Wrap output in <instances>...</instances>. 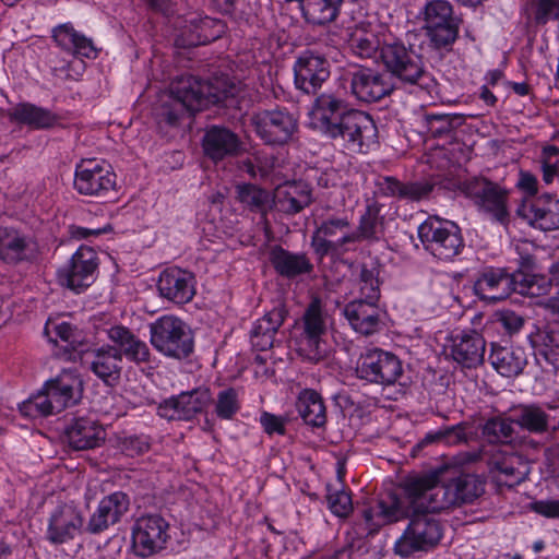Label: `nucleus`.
Segmentation results:
<instances>
[{"label": "nucleus", "mask_w": 559, "mask_h": 559, "mask_svg": "<svg viewBox=\"0 0 559 559\" xmlns=\"http://www.w3.org/2000/svg\"><path fill=\"white\" fill-rule=\"evenodd\" d=\"M531 509L545 518L559 519V500H538L531 503Z\"/></svg>", "instance_id": "64"}, {"label": "nucleus", "mask_w": 559, "mask_h": 559, "mask_svg": "<svg viewBox=\"0 0 559 559\" xmlns=\"http://www.w3.org/2000/svg\"><path fill=\"white\" fill-rule=\"evenodd\" d=\"M326 502L330 511L337 518H347L353 512L352 496L344 489H333L331 485L326 487Z\"/></svg>", "instance_id": "56"}, {"label": "nucleus", "mask_w": 559, "mask_h": 559, "mask_svg": "<svg viewBox=\"0 0 559 559\" xmlns=\"http://www.w3.org/2000/svg\"><path fill=\"white\" fill-rule=\"evenodd\" d=\"M117 445L124 455L134 457L148 452L151 439L145 435L123 436L118 438Z\"/></svg>", "instance_id": "58"}, {"label": "nucleus", "mask_w": 559, "mask_h": 559, "mask_svg": "<svg viewBox=\"0 0 559 559\" xmlns=\"http://www.w3.org/2000/svg\"><path fill=\"white\" fill-rule=\"evenodd\" d=\"M352 234V222L345 212L326 215L312 233L311 248L320 258L345 253L347 245L356 242Z\"/></svg>", "instance_id": "9"}, {"label": "nucleus", "mask_w": 559, "mask_h": 559, "mask_svg": "<svg viewBox=\"0 0 559 559\" xmlns=\"http://www.w3.org/2000/svg\"><path fill=\"white\" fill-rule=\"evenodd\" d=\"M157 288L163 298L176 305H185L195 295V276L177 266L167 267L159 275Z\"/></svg>", "instance_id": "22"}, {"label": "nucleus", "mask_w": 559, "mask_h": 559, "mask_svg": "<svg viewBox=\"0 0 559 559\" xmlns=\"http://www.w3.org/2000/svg\"><path fill=\"white\" fill-rule=\"evenodd\" d=\"M150 342L162 355L182 360L194 349L191 328L180 318L165 314L150 324Z\"/></svg>", "instance_id": "4"}, {"label": "nucleus", "mask_w": 559, "mask_h": 559, "mask_svg": "<svg viewBox=\"0 0 559 559\" xmlns=\"http://www.w3.org/2000/svg\"><path fill=\"white\" fill-rule=\"evenodd\" d=\"M382 266L377 259H372L369 262L360 263L356 267V285L358 287L360 298L367 300L379 301L381 297V284L380 280Z\"/></svg>", "instance_id": "42"}, {"label": "nucleus", "mask_w": 559, "mask_h": 559, "mask_svg": "<svg viewBox=\"0 0 559 559\" xmlns=\"http://www.w3.org/2000/svg\"><path fill=\"white\" fill-rule=\"evenodd\" d=\"M169 524L158 514L142 515L132 526V543L136 555L152 556L162 550L169 538Z\"/></svg>", "instance_id": "16"}, {"label": "nucleus", "mask_w": 559, "mask_h": 559, "mask_svg": "<svg viewBox=\"0 0 559 559\" xmlns=\"http://www.w3.org/2000/svg\"><path fill=\"white\" fill-rule=\"evenodd\" d=\"M515 293L523 296H545L550 293L554 286L550 276L546 277L545 275L527 274L519 271L515 272Z\"/></svg>", "instance_id": "49"}, {"label": "nucleus", "mask_w": 559, "mask_h": 559, "mask_svg": "<svg viewBox=\"0 0 559 559\" xmlns=\"http://www.w3.org/2000/svg\"><path fill=\"white\" fill-rule=\"evenodd\" d=\"M400 489L399 493H390L362 510L355 523L358 535H373L384 525L407 519L414 511L436 513L460 504L452 481L441 484L437 476L408 478Z\"/></svg>", "instance_id": "1"}, {"label": "nucleus", "mask_w": 559, "mask_h": 559, "mask_svg": "<svg viewBox=\"0 0 559 559\" xmlns=\"http://www.w3.org/2000/svg\"><path fill=\"white\" fill-rule=\"evenodd\" d=\"M424 249L440 261H452L464 249L460 227L449 221L429 217L418 227Z\"/></svg>", "instance_id": "6"}, {"label": "nucleus", "mask_w": 559, "mask_h": 559, "mask_svg": "<svg viewBox=\"0 0 559 559\" xmlns=\"http://www.w3.org/2000/svg\"><path fill=\"white\" fill-rule=\"evenodd\" d=\"M471 425L468 423H460L454 426L440 428L437 431L428 432L414 448L413 455L424 447L431 443H443L447 445H455L465 443L468 440V430Z\"/></svg>", "instance_id": "45"}, {"label": "nucleus", "mask_w": 559, "mask_h": 559, "mask_svg": "<svg viewBox=\"0 0 559 559\" xmlns=\"http://www.w3.org/2000/svg\"><path fill=\"white\" fill-rule=\"evenodd\" d=\"M239 409V395L234 388H227L217 393L214 413L219 419L231 420Z\"/></svg>", "instance_id": "53"}, {"label": "nucleus", "mask_w": 559, "mask_h": 559, "mask_svg": "<svg viewBox=\"0 0 559 559\" xmlns=\"http://www.w3.org/2000/svg\"><path fill=\"white\" fill-rule=\"evenodd\" d=\"M20 412L23 416L29 418L46 417L59 413L52 404L49 395L43 389L36 395L29 397L20 405Z\"/></svg>", "instance_id": "52"}, {"label": "nucleus", "mask_w": 559, "mask_h": 559, "mask_svg": "<svg viewBox=\"0 0 559 559\" xmlns=\"http://www.w3.org/2000/svg\"><path fill=\"white\" fill-rule=\"evenodd\" d=\"M427 132L436 139L449 138L465 122L462 114L426 112L423 117Z\"/></svg>", "instance_id": "46"}, {"label": "nucleus", "mask_w": 559, "mask_h": 559, "mask_svg": "<svg viewBox=\"0 0 559 559\" xmlns=\"http://www.w3.org/2000/svg\"><path fill=\"white\" fill-rule=\"evenodd\" d=\"M423 29L429 46L436 50L450 51L459 37L462 20L454 14L452 4L447 0L428 1L424 10Z\"/></svg>", "instance_id": "5"}, {"label": "nucleus", "mask_w": 559, "mask_h": 559, "mask_svg": "<svg viewBox=\"0 0 559 559\" xmlns=\"http://www.w3.org/2000/svg\"><path fill=\"white\" fill-rule=\"evenodd\" d=\"M82 382L71 371H62L56 378L46 382L44 389L49 395L55 408L60 413L75 405L81 397Z\"/></svg>", "instance_id": "29"}, {"label": "nucleus", "mask_w": 559, "mask_h": 559, "mask_svg": "<svg viewBox=\"0 0 559 559\" xmlns=\"http://www.w3.org/2000/svg\"><path fill=\"white\" fill-rule=\"evenodd\" d=\"M344 0H306L301 8L304 20L313 26H325L336 21Z\"/></svg>", "instance_id": "44"}, {"label": "nucleus", "mask_w": 559, "mask_h": 559, "mask_svg": "<svg viewBox=\"0 0 559 559\" xmlns=\"http://www.w3.org/2000/svg\"><path fill=\"white\" fill-rule=\"evenodd\" d=\"M514 424L513 415L511 417L504 415L492 416L484 423L481 433L489 443L508 444L513 440Z\"/></svg>", "instance_id": "48"}, {"label": "nucleus", "mask_w": 559, "mask_h": 559, "mask_svg": "<svg viewBox=\"0 0 559 559\" xmlns=\"http://www.w3.org/2000/svg\"><path fill=\"white\" fill-rule=\"evenodd\" d=\"M213 401L210 389L198 388L165 400L159 413L168 419L190 420L202 413Z\"/></svg>", "instance_id": "19"}, {"label": "nucleus", "mask_w": 559, "mask_h": 559, "mask_svg": "<svg viewBox=\"0 0 559 559\" xmlns=\"http://www.w3.org/2000/svg\"><path fill=\"white\" fill-rule=\"evenodd\" d=\"M257 136L271 146H284L298 133V118L285 107L260 109L250 117Z\"/></svg>", "instance_id": "8"}, {"label": "nucleus", "mask_w": 559, "mask_h": 559, "mask_svg": "<svg viewBox=\"0 0 559 559\" xmlns=\"http://www.w3.org/2000/svg\"><path fill=\"white\" fill-rule=\"evenodd\" d=\"M7 117L11 122L27 126L34 130L49 129L58 124V115L32 103H19L10 108Z\"/></svg>", "instance_id": "36"}, {"label": "nucleus", "mask_w": 559, "mask_h": 559, "mask_svg": "<svg viewBox=\"0 0 559 559\" xmlns=\"http://www.w3.org/2000/svg\"><path fill=\"white\" fill-rule=\"evenodd\" d=\"M294 83L297 90L306 94H316L330 78L329 60L314 50H305L294 63Z\"/></svg>", "instance_id": "17"}, {"label": "nucleus", "mask_w": 559, "mask_h": 559, "mask_svg": "<svg viewBox=\"0 0 559 559\" xmlns=\"http://www.w3.org/2000/svg\"><path fill=\"white\" fill-rule=\"evenodd\" d=\"M407 518L409 523L395 542L394 552L401 557H409L416 551H427L436 547L442 537L440 522L426 511H414Z\"/></svg>", "instance_id": "10"}, {"label": "nucleus", "mask_w": 559, "mask_h": 559, "mask_svg": "<svg viewBox=\"0 0 559 559\" xmlns=\"http://www.w3.org/2000/svg\"><path fill=\"white\" fill-rule=\"evenodd\" d=\"M377 302L358 298L345 306L344 316L355 332L370 336L383 330V316Z\"/></svg>", "instance_id": "24"}, {"label": "nucleus", "mask_w": 559, "mask_h": 559, "mask_svg": "<svg viewBox=\"0 0 559 559\" xmlns=\"http://www.w3.org/2000/svg\"><path fill=\"white\" fill-rule=\"evenodd\" d=\"M236 93V85L224 79L201 81L182 75L170 84V98L160 106L158 117L169 126H177L186 111L193 114L210 105L225 104Z\"/></svg>", "instance_id": "2"}, {"label": "nucleus", "mask_w": 559, "mask_h": 559, "mask_svg": "<svg viewBox=\"0 0 559 559\" xmlns=\"http://www.w3.org/2000/svg\"><path fill=\"white\" fill-rule=\"evenodd\" d=\"M451 481L460 504L472 502L485 491V483L474 474H463Z\"/></svg>", "instance_id": "51"}, {"label": "nucleus", "mask_w": 559, "mask_h": 559, "mask_svg": "<svg viewBox=\"0 0 559 559\" xmlns=\"http://www.w3.org/2000/svg\"><path fill=\"white\" fill-rule=\"evenodd\" d=\"M352 110L342 97L332 93H322L313 103L312 115L320 130L329 135L332 130H336L337 123Z\"/></svg>", "instance_id": "28"}, {"label": "nucleus", "mask_w": 559, "mask_h": 559, "mask_svg": "<svg viewBox=\"0 0 559 559\" xmlns=\"http://www.w3.org/2000/svg\"><path fill=\"white\" fill-rule=\"evenodd\" d=\"M37 246L34 238L13 226L0 225V261L17 265L36 257Z\"/></svg>", "instance_id": "21"}, {"label": "nucleus", "mask_w": 559, "mask_h": 559, "mask_svg": "<svg viewBox=\"0 0 559 559\" xmlns=\"http://www.w3.org/2000/svg\"><path fill=\"white\" fill-rule=\"evenodd\" d=\"M260 424L263 427V430L270 436L273 433L283 436L286 432L285 418H283L281 416H276L269 412H263L261 414Z\"/></svg>", "instance_id": "61"}, {"label": "nucleus", "mask_w": 559, "mask_h": 559, "mask_svg": "<svg viewBox=\"0 0 559 559\" xmlns=\"http://www.w3.org/2000/svg\"><path fill=\"white\" fill-rule=\"evenodd\" d=\"M356 374L371 384L389 386L396 383L403 376V366L395 354L372 348L360 355Z\"/></svg>", "instance_id": "14"}, {"label": "nucleus", "mask_w": 559, "mask_h": 559, "mask_svg": "<svg viewBox=\"0 0 559 559\" xmlns=\"http://www.w3.org/2000/svg\"><path fill=\"white\" fill-rule=\"evenodd\" d=\"M202 147L205 156L217 163L227 157L237 156L241 151V141L229 129L212 126L203 135Z\"/></svg>", "instance_id": "26"}, {"label": "nucleus", "mask_w": 559, "mask_h": 559, "mask_svg": "<svg viewBox=\"0 0 559 559\" xmlns=\"http://www.w3.org/2000/svg\"><path fill=\"white\" fill-rule=\"evenodd\" d=\"M515 187L525 195L533 198L538 193V180L535 175L526 170H520Z\"/></svg>", "instance_id": "62"}, {"label": "nucleus", "mask_w": 559, "mask_h": 559, "mask_svg": "<svg viewBox=\"0 0 559 559\" xmlns=\"http://www.w3.org/2000/svg\"><path fill=\"white\" fill-rule=\"evenodd\" d=\"M238 200L253 212L265 214L272 201L267 190L252 183L237 187Z\"/></svg>", "instance_id": "50"}, {"label": "nucleus", "mask_w": 559, "mask_h": 559, "mask_svg": "<svg viewBox=\"0 0 559 559\" xmlns=\"http://www.w3.org/2000/svg\"><path fill=\"white\" fill-rule=\"evenodd\" d=\"M116 174L103 160L82 159L75 167L74 189L78 193L100 200L114 198Z\"/></svg>", "instance_id": "13"}, {"label": "nucleus", "mask_w": 559, "mask_h": 559, "mask_svg": "<svg viewBox=\"0 0 559 559\" xmlns=\"http://www.w3.org/2000/svg\"><path fill=\"white\" fill-rule=\"evenodd\" d=\"M328 136L341 140L353 153L366 154L378 144V128L370 115L353 109Z\"/></svg>", "instance_id": "11"}, {"label": "nucleus", "mask_w": 559, "mask_h": 559, "mask_svg": "<svg viewBox=\"0 0 559 559\" xmlns=\"http://www.w3.org/2000/svg\"><path fill=\"white\" fill-rule=\"evenodd\" d=\"M486 341L476 331L464 332L453 337L452 358L464 368H476L484 362Z\"/></svg>", "instance_id": "31"}, {"label": "nucleus", "mask_w": 559, "mask_h": 559, "mask_svg": "<svg viewBox=\"0 0 559 559\" xmlns=\"http://www.w3.org/2000/svg\"><path fill=\"white\" fill-rule=\"evenodd\" d=\"M53 331H55L56 336L61 342H64L67 345H69L73 349H75L76 346L79 344H81L80 333H79L78 329L69 322H61L59 324H55Z\"/></svg>", "instance_id": "60"}, {"label": "nucleus", "mask_w": 559, "mask_h": 559, "mask_svg": "<svg viewBox=\"0 0 559 559\" xmlns=\"http://www.w3.org/2000/svg\"><path fill=\"white\" fill-rule=\"evenodd\" d=\"M83 526L82 515L71 507L58 508L50 516L46 538L53 545L73 540Z\"/></svg>", "instance_id": "30"}, {"label": "nucleus", "mask_w": 559, "mask_h": 559, "mask_svg": "<svg viewBox=\"0 0 559 559\" xmlns=\"http://www.w3.org/2000/svg\"><path fill=\"white\" fill-rule=\"evenodd\" d=\"M352 95L362 103H376L391 95L394 85L388 73L368 67H358L349 72Z\"/></svg>", "instance_id": "18"}, {"label": "nucleus", "mask_w": 559, "mask_h": 559, "mask_svg": "<svg viewBox=\"0 0 559 559\" xmlns=\"http://www.w3.org/2000/svg\"><path fill=\"white\" fill-rule=\"evenodd\" d=\"M464 191L474 201L478 211L501 225L509 224V189L486 177H474L466 181Z\"/></svg>", "instance_id": "12"}, {"label": "nucleus", "mask_w": 559, "mask_h": 559, "mask_svg": "<svg viewBox=\"0 0 559 559\" xmlns=\"http://www.w3.org/2000/svg\"><path fill=\"white\" fill-rule=\"evenodd\" d=\"M381 204L377 201L368 202L364 214L360 216L358 227L353 230V236L356 237V242L368 240H379V229L382 225V217L380 216Z\"/></svg>", "instance_id": "47"}, {"label": "nucleus", "mask_w": 559, "mask_h": 559, "mask_svg": "<svg viewBox=\"0 0 559 559\" xmlns=\"http://www.w3.org/2000/svg\"><path fill=\"white\" fill-rule=\"evenodd\" d=\"M515 272L506 269H485L474 283V293L483 300L497 302L515 293Z\"/></svg>", "instance_id": "23"}, {"label": "nucleus", "mask_w": 559, "mask_h": 559, "mask_svg": "<svg viewBox=\"0 0 559 559\" xmlns=\"http://www.w3.org/2000/svg\"><path fill=\"white\" fill-rule=\"evenodd\" d=\"M349 48L360 58H372L379 50V40L374 34L354 33L349 38Z\"/></svg>", "instance_id": "57"}, {"label": "nucleus", "mask_w": 559, "mask_h": 559, "mask_svg": "<svg viewBox=\"0 0 559 559\" xmlns=\"http://www.w3.org/2000/svg\"><path fill=\"white\" fill-rule=\"evenodd\" d=\"M516 214L534 228L556 230L559 228V199L545 193L532 201L523 200Z\"/></svg>", "instance_id": "20"}, {"label": "nucleus", "mask_w": 559, "mask_h": 559, "mask_svg": "<svg viewBox=\"0 0 559 559\" xmlns=\"http://www.w3.org/2000/svg\"><path fill=\"white\" fill-rule=\"evenodd\" d=\"M97 269L96 251L91 247L81 246L69 262L58 270V280L62 286L79 294L95 282Z\"/></svg>", "instance_id": "15"}, {"label": "nucleus", "mask_w": 559, "mask_h": 559, "mask_svg": "<svg viewBox=\"0 0 559 559\" xmlns=\"http://www.w3.org/2000/svg\"><path fill=\"white\" fill-rule=\"evenodd\" d=\"M195 38L189 40L190 46L205 45L221 37L223 24L214 19L205 16L194 25Z\"/></svg>", "instance_id": "54"}, {"label": "nucleus", "mask_w": 559, "mask_h": 559, "mask_svg": "<svg viewBox=\"0 0 559 559\" xmlns=\"http://www.w3.org/2000/svg\"><path fill=\"white\" fill-rule=\"evenodd\" d=\"M380 59L386 72L403 84L417 85L431 92L437 81L426 70L421 55L402 41L385 43L380 48Z\"/></svg>", "instance_id": "3"}, {"label": "nucleus", "mask_w": 559, "mask_h": 559, "mask_svg": "<svg viewBox=\"0 0 559 559\" xmlns=\"http://www.w3.org/2000/svg\"><path fill=\"white\" fill-rule=\"evenodd\" d=\"M518 465H522L518 455H510L502 461H496L495 467L499 472L500 481L509 487L521 483L524 479V472L520 471Z\"/></svg>", "instance_id": "55"}, {"label": "nucleus", "mask_w": 559, "mask_h": 559, "mask_svg": "<svg viewBox=\"0 0 559 559\" xmlns=\"http://www.w3.org/2000/svg\"><path fill=\"white\" fill-rule=\"evenodd\" d=\"M296 407L307 425L321 428L326 424V407L322 396L316 390H304L297 399Z\"/></svg>", "instance_id": "43"}, {"label": "nucleus", "mask_w": 559, "mask_h": 559, "mask_svg": "<svg viewBox=\"0 0 559 559\" xmlns=\"http://www.w3.org/2000/svg\"><path fill=\"white\" fill-rule=\"evenodd\" d=\"M104 440L103 427L88 418H76L64 430V441L75 451L94 449Z\"/></svg>", "instance_id": "33"}, {"label": "nucleus", "mask_w": 559, "mask_h": 559, "mask_svg": "<svg viewBox=\"0 0 559 559\" xmlns=\"http://www.w3.org/2000/svg\"><path fill=\"white\" fill-rule=\"evenodd\" d=\"M270 261L275 271L287 278L308 274L313 270L312 263L305 253H293L280 246L272 249Z\"/></svg>", "instance_id": "40"}, {"label": "nucleus", "mask_w": 559, "mask_h": 559, "mask_svg": "<svg viewBox=\"0 0 559 559\" xmlns=\"http://www.w3.org/2000/svg\"><path fill=\"white\" fill-rule=\"evenodd\" d=\"M122 360L112 345H103L92 352L91 371L105 384L114 386L121 377Z\"/></svg>", "instance_id": "37"}, {"label": "nucleus", "mask_w": 559, "mask_h": 559, "mask_svg": "<svg viewBox=\"0 0 559 559\" xmlns=\"http://www.w3.org/2000/svg\"><path fill=\"white\" fill-rule=\"evenodd\" d=\"M433 190V185L426 181L402 182L400 199L420 201Z\"/></svg>", "instance_id": "59"}, {"label": "nucleus", "mask_w": 559, "mask_h": 559, "mask_svg": "<svg viewBox=\"0 0 559 559\" xmlns=\"http://www.w3.org/2000/svg\"><path fill=\"white\" fill-rule=\"evenodd\" d=\"M513 421L522 430L543 435L549 430L551 417L538 404H520L512 409Z\"/></svg>", "instance_id": "41"}, {"label": "nucleus", "mask_w": 559, "mask_h": 559, "mask_svg": "<svg viewBox=\"0 0 559 559\" xmlns=\"http://www.w3.org/2000/svg\"><path fill=\"white\" fill-rule=\"evenodd\" d=\"M498 321L510 334L519 332L524 324L523 317L512 310L501 311Z\"/></svg>", "instance_id": "63"}, {"label": "nucleus", "mask_w": 559, "mask_h": 559, "mask_svg": "<svg viewBox=\"0 0 559 559\" xmlns=\"http://www.w3.org/2000/svg\"><path fill=\"white\" fill-rule=\"evenodd\" d=\"M300 334L296 340L298 354L310 362H318L326 357V312L320 298H313L300 319Z\"/></svg>", "instance_id": "7"}, {"label": "nucleus", "mask_w": 559, "mask_h": 559, "mask_svg": "<svg viewBox=\"0 0 559 559\" xmlns=\"http://www.w3.org/2000/svg\"><path fill=\"white\" fill-rule=\"evenodd\" d=\"M51 37L62 50L74 56L95 59L98 50L93 40L78 32L71 23L59 24L52 28Z\"/></svg>", "instance_id": "34"}, {"label": "nucleus", "mask_w": 559, "mask_h": 559, "mask_svg": "<svg viewBox=\"0 0 559 559\" xmlns=\"http://www.w3.org/2000/svg\"><path fill=\"white\" fill-rule=\"evenodd\" d=\"M489 360L503 377L519 376L527 364L525 350L521 347L491 344Z\"/></svg>", "instance_id": "39"}, {"label": "nucleus", "mask_w": 559, "mask_h": 559, "mask_svg": "<svg viewBox=\"0 0 559 559\" xmlns=\"http://www.w3.org/2000/svg\"><path fill=\"white\" fill-rule=\"evenodd\" d=\"M530 343L538 365L546 371H559V344L554 332L548 329H537L531 333Z\"/></svg>", "instance_id": "38"}, {"label": "nucleus", "mask_w": 559, "mask_h": 559, "mask_svg": "<svg viewBox=\"0 0 559 559\" xmlns=\"http://www.w3.org/2000/svg\"><path fill=\"white\" fill-rule=\"evenodd\" d=\"M129 498L122 491H116L106 496L91 515L86 531L93 535L105 532L110 525L120 521L121 516L129 510Z\"/></svg>", "instance_id": "25"}, {"label": "nucleus", "mask_w": 559, "mask_h": 559, "mask_svg": "<svg viewBox=\"0 0 559 559\" xmlns=\"http://www.w3.org/2000/svg\"><path fill=\"white\" fill-rule=\"evenodd\" d=\"M274 198L280 210L288 215L300 213L313 202L312 189L301 180L277 187Z\"/></svg>", "instance_id": "35"}, {"label": "nucleus", "mask_w": 559, "mask_h": 559, "mask_svg": "<svg viewBox=\"0 0 559 559\" xmlns=\"http://www.w3.org/2000/svg\"><path fill=\"white\" fill-rule=\"evenodd\" d=\"M107 334L108 338L116 345V352L121 360L122 357H126L135 365L150 362L151 350L147 344L129 328L114 325L108 330Z\"/></svg>", "instance_id": "27"}, {"label": "nucleus", "mask_w": 559, "mask_h": 559, "mask_svg": "<svg viewBox=\"0 0 559 559\" xmlns=\"http://www.w3.org/2000/svg\"><path fill=\"white\" fill-rule=\"evenodd\" d=\"M288 310L282 302L277 304L253 324L250 333L252 346L257 350H267L274 344L275 334L284 323Z\"/></svg>", "instance_id": "32"}]
</instances>
